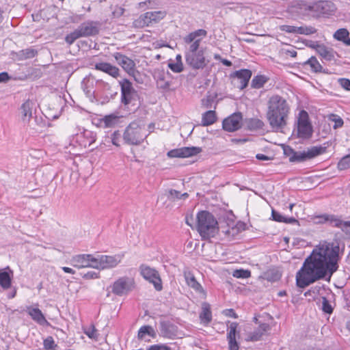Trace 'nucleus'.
<instances>
[{"label": "nucleus", "instance_id": "obj_1", "mask_svg": "<svg viewBox=\"0 0 350 350\" xmlns=\"http://www.w3.org/2000/svg\"><path fill=\"white\" fill-rule=\"evenodd\" d=\"M340 246L338 242H324L312 250L296 274V284L304 288L314 282L324 279L328 280L338 269Z\"/></svg>", "mask_w": 350, "mask_h": 350}, {"label": "nucleus", "instance_id": "obj_2", "mask_svg": "<svg viewBox=\"0 0 350 350\" xmlns=\"http://www.w3.org/2000/svg\"><path fill=\"white\" fill-rule=\"evenodd\" d=\"M289 113L290 107L284 98L274 95L269 98L267 118L273 131H282L287 124Z\"/></svg>", "mask_w": 350, "mask_h": 350}, {"label": "nucleus", "instance_id": "obj_3", "mask_svg": "<svg viewBox=\"0 0 350 350\" xmlns=\"http://www.w3.org/2000/svg\"><path fill=\"white\" fill-rule=\"evenodd\" d=\"M197 230L203 239H211L219 232L218 222L208 211H202L197 214Z\"/></svg>", "mask_w": 350, "mask_h": 350}, {"label": "nucleus", "instance_id": "obj_4", "mask_svg": "<svg viewBox=\"0 0 350 350\" xmlns=\"http://www.w3.org/2000/svg\"><path fill=\"white\" fill-rule=\"evenodd\" d=\"M148 135L149 133H146L144 122L137 120L131 122L126 127L123 139L126 144L137 146L142 144Z\"/></svg>", "mask_w": 350, "mask_h": 350}, {"label": "nucleus", "instance_id": "obj_5", "mask_svg": "<svg viewBox=\"0 0 350 350\" xmlns=\"http://www.w3.org/2000/svg\"><path fill=\"white\" fill-rule=\"evenodd\" d=\"M294 133L297 137L302 139H310L312 135V126L309 120L308 113L304 110L299 113Z\"/></svg>", "mask_w": 350, "mask_h": 350}, {"label": "nucleus", "instance_id": "obj_6", "mask_svg": "<svg viewBox=\"0 0 350 350\" xmlns=\"http://www.w3.org/2000/svg\"><path fill=\"white\" fill-rule=\"evenodd\" d=\"M318 224H324L328 222L332 226L340 228L345 234L350 237V220L343 221L341 217L330 215L323 214L317 217Z\"/></svg>", "mask_w": 350, "mask_h": 350}, {"label": "nucleus", "instance_id": "obj_7", "mask_svg": "<svg viewBox=\"0 0 350 350\" xmlns=\"http://www.w3.org/2000/svg\"><path fill=\"white\" fill-rule=\"evenodd\" d=\"M207 31L205 29H200L189 33L184 38V41L187 44H190L185 54H191L198 52L200 44L202 38L206 37Z\"/></svg>", "mask_w": 350, "mask_h": 350}, {"label": "nucleus", "instance_id": "obj_8", "mask_svg": "<svg viewBox=\"0 0 350 350\" xmlns=\"http://www.w3.org/2000/svg\"><path fill=\"white\" fill-rule=\"evenodd\" d=\"M327 148L325 146H312L308 148L306 151H295V156L293 158L292 163H301L306 160L313 159L319 155H321L326 152Z\"/></svg>", "mask_w": 350, "mask_h": 350}, {"label": "nucleus", "instance_id": "obj_9", "mask_svg": "<svg viewBox=\"0 0 350 350\" xmlns=\"http://www.w3.org/2000/svg\"><path fill=\"white\" fill-rule=\"evenodd\" d=\"M139 270L142 276L146 280L152 283L157 291H160L162 290L161 279L157 270L145 265H142L139 267Z\"/></svg>", "mask_w": 350, "mask_h": 350}, {"label": "nucleus", "instance_id": "obj_10", "mask_svg": "<svg viewBox=\"0 0 350 350\" xmlns=\"http://www.w3.org/2000/svg\"><path fill=\"white\" fill-rule=\"evenodd\" d=\"M95 269H105L115 267L120 262L122 257L120 255L107 256L96 254Z\"/></svg>", "mask_w": 350, "mask_h": 350}, {"label": "nucleus", "instance_id": "obj_11", "mask_svg": "<svg viewBox=\"0 0 350 350\" xmlns=\"http://www.w3.org/2000/svg\"><path fill=\"white\" fill-rule=\"evenodd\" d=\"M134 287L133 280L128 277H122L115 281L112 285V293L122 296L127 294Z\"/></svg>", "mask_w": 350, "mask_h": 350}, {"label": "nucleus", "instance_id": "obj_12", "mask_svg": "<svg viewBox=\"0 0 350 350\" xmlns=\"http://www.w3.org/2000/svg\"><path fill=\"white\" fill-rule=\"evenodd\" d=\"M252 72L249 69H241L236 70L230 75L232 83L237 88L243 90L245 88L251 79Z\"/></svg>", "mask_w": 350, "mask_h": 350}, {"label": "nucleus", "instance_id": "obj_13", "mask_svg": "<svg viewBox=\"0 0 350 350\" xmlns=\"http://www.w3.org/2000/svg\"><path fill=\"white\" fill-rule=\"evenodd\" d=\"M159 333L161 336L169 339H174L181 334L178 327L170 321H160Z\"/></svg>", "mask_w": 350, "mask_h": 350}, {"label": "nucleus", "instance_id": "obj_14", "mask_svg": "<svg viewBox=\"0 0 350 350\" xmlns=\"http://www.w3.org/2000/svg\"><path fill=\"white\" fill-rule=\"evenodd\" d=\"M113 56L125 72L130 76L135 77V75L138 72L135 68V63L133 59L120 53H115Z\"/></svg>", "mask_w": 350, "mask_h": 350}, {"label": "nucleus", "instance_id": "obj_15", "mask_svg": "<svg viewBox=\"0 0 350 350\" xmlns=\"http://www.w3.org/2000/svg\"><path fill=\"white\" fill-rule=\"evenodd\" d=\"M185 61L189 66L196 70L202 69L206 65L203 50H200L197 53L185 54Z\"/></svg>", "mask_w": 350, "mask_h": 350}, {"label": "nucleus", "instance_id": "obj_16", "mask_svg": "<svg viewBox=\"0 0 350 350\" xmlns=\"http://www.w3.org/2000/svg\"><path fill=\"white\" fill-rule=\"evenodd\" d=\"M96 262L95 255L79 254L73 256L71 259V265L77 268L92 267L95 268Z\"/></svg>", "mask_w": 350, "mask_h": 350}, {"label": "nucleus", "instance_id": "obj_17", "mask_svg": "<svg viewBox=\"0 0 350 350\" xmlns=\"http://www.w3.org/2000/svg\"><path fill=\"white\" fill-rule=\"evenodd\" d=\"M336 10V5L332 1H319L313 5V12L324 16L334 15Z\"/></svg>", "mask_w": 350, "mask_h": 350}, {"label": "nucleus", "instance_id": "obj_18", "mask_svg": "<svg viewBox=\"0 0 350 350\" xmlns=\"http://www.w3.org/2000/svg\"><path fill=\"white\" fill-rule=\"evenodd\" d=\"M119 83L121 87V102L124 105H128L133 99L135 90L133 87L132 83L126 79H123Z\"/></svg>", "mask_w": 350, "mask_h": 350}, {"label": "nucleus", "instance_id": "obj_19", "mask_svg": "<svg viewBox=\"0 0 350 350\" xmlns=\"http://www.w3.org/2000/svg\"><path fill=\"white\" fill-rule=\"evenodd\" d=\"M201 150V148L199 147H183L169 151L167 155L172 158H185L196 155Z\"/></svg>", "mask_w": 350, "mask_h": 350}, {"label": "nucleus", "instance_id": "obj_20", "mask_svg": "<svg viewBox=\"0 0 350 350\" xmlns=\"http://www.w3.org/2000/svg\"><path fill=\"white\" fill-rule=\"evenodd\" d=\"M241 113H234L224 120L222 122L223 129L228 132L237 131L241 128Z\"/></svg>", "mask_w": 350, "mask_h": 350}, {"label": "nucleus", "instance_id": "obj_21", "mask_svg": "<svg viewBox=\"0 0 350 350\" xmlns=\"http://www.w3.org/2000/svg\"><path fill=\"white\" fill-rule=\"evenodd\" d=\"M289 11L297 16H306L310 12H313V5H310L303 0H295L291 3Z\"/></svg>", "mask_w": 350, "mask_h": 350}, {"label": "nucleus", "instance_id": "obj_22", "mask_svg": "<svg viewBox=\"0 0 350 350\" xmlns=\"http://www.w3.org/2000/svg\"><path fill=\"white\" fill-rule=\"evenodd\" d=\"M228 323H230L227 333L229 350H239V345L236 340V334L237 333L239 324L237 322L228 321Z\"/></svg>", "mask_w": 350, "mask_h": 350}, {"label": "nucleus", "instance_id": "obj_23", "mask_svg": "<svg viewBox=\"0 0 350 350\" xmlns=\"http://www.w3.org/2000/svg\"><path fill=\"white\" fill-rule=\"evenodd\" d=\"M96 139V135L94 132L85 129L83 132L77 135V139L81 146L86 148L90 146Z\"/></svg>", "mask_w": 350, "mask_h": 350}, {"label": "nucleus", "instance_id": "obj_24", "mask_svg": "<svg viewBox=\"0 0 350 350\" xmlns=\"http://www.w3.org/2000/svg\"><path fill=\"white\" fill-rule=\"evenodd\" d=\"M83 37L95 36L98 33L99 29L98 23L92 21H88L79 26Z\"/></svg>", "mask_w": 350, "mask_h": 350}, {"label": "nucleus", "instance_id": "obj_25", "mask_svg": "<svg viewBox=\"0 0 350 350\" xmlns=\"http://www.w3.org/2000/svg\"><path fill=\"white\" fill-rule=\"evenodd\" d=\"M245 229V224L241 221H237V223L231 226L230 227H225L222 229L221 232L226 236L228 239H234L242 231Z\"/></svg>", "mask_w": 350, "mask_h": 350}, {"label": "nucleus", "instance_id": "obj_26", "mask_svg": "<svg viewBox=\"0 0 350 350\" xmlns=\"http://www.w3.org/2000/svg\"><path fill=\"white\" fill-rule=\"evenodd\" d=\"M95 69L105 72L113 78H117L120 75L119 68L107 62L96 63L95 64Z\"/></svg>", "mask_w": 350, "mask_h": 350}, {"label": "nucleus", "instance_id": "obj_27", "mask_svg": "<svg viewBox=\"0 0 350 350\" xmlns=\"http://www.w3.org/2000/svg\"><path fill=\"white\" fill-rule=\"evenodd\" d=\"M27 312L31 318L39 325H49V323L46 319L42 312L38 308H33L31 306H29L27 308Z\"/></svg>", "mask_w": 350, "mask_h": 350}, {"label": "nucleus", "instance_id": "obj_28", "mask_svg": "<svg viewBox=\"0 0 350 350\" xmlns=\"http://www.w3.org/2000/svg\"><path fill=\"white\" fill-rule=\"evenodd\" d=\"M153 77L156 80L157 85L159 88L165 90L170 89V83L165 80V72L163 69H155Z\"/></svg>", "mask_w": 350, "mask_h": 350}, {"label": "nucleus", "instance_id": "obj_29", "mask_svg": "<svg viewBox=\"0 0 350 350\" xmlns=\"http://www.w3.org/2000/svg\"><path fill=\"white\" fill-rule=\"evenodd\" d=\"M35 103L30 100H27L21 107V118L23 122H29L31 120L33 114V109L34 107Z\"/></svg>", "mask_w": 350, "mask_h": 350}, {"label": "nucleus", "instance_id": "obj_30", "mask_svg": "<svg viewBox=\"0 0 350 350\" xmlns=\"http://www.w3.org/2000/svg\"><path fill=\"white\" fill-rule=\"evenodd\" d=\"M13 278V271L9 267L0 271V286L3 289H8L11 286Z\"/></svg>", "mask_w": 350, "mask_h": 350}, {"label": "nucleus", "instance_id": "obj_31", "mask_svg": "<svg viewBox=\"0 0 350 350\" xmlns=\"http://www.w3.org/2000/svg\"><path fill=\"white\" fill-rule=\"evenodd\" d=\"M166 16L165 11L148 12L143 16V21L145 24L148 25L152 22H158Z\"/></svg>", "mask_w": 350, "mask_h": 350}, {"label": "nucleus", "instance_id": "obj_32", "mask_svg": "<svg viewBox=\"0 0 350 350\" xmlns=\"http://www.w3.org/2000/svg\"><path fill=\"white\" fill-rule=\"evenodd\" d=\"M316 51L326 61H332L335 59L336 53L332 49L327 47L323 44L317 45Z\"/></svg>", "mask_w": 350, "mask_h": 350}, {"label": "nucleus", "instance_id": "obj_33", "mask_svg": "<svg viewBox=\"0 0 350 350\" xmlns=\"http://www.w3.org/2000/svg\"><path fill=\"white\" fill-rule=\"evenodd\" d=\"M200 319L202 323L209 324L212 321V312L209 304L204 302L202 305V311L200 313Z\"/></svg>", "mask_w": 350, "mask_h": 350}, {"label": "nucleus", "instance_id": "obj_34", "mask_svg": "<svg viewBox=\"0 0 350 350\" xmlns=\"http://www.w3.org/2000/svg\"><path fill=\"white\" fill-rule=\"evenodd\" d=\"M272 219L277 222H282L285 224H299V221L294 217H287L282 215L280 213L272 209Z\"/></svg>", "mask_w": 350, "mask_h": 350}, {"label": "nucleus", "instance_id": "obj_35", "mask_svg": "<svg viewBox=\"0 0 350 350\" xmlns=\"http://www.w3.org/2000/svg\"><path fill=\"white\" fill-rule=\"evenodd\" d=\"M306 68H309L310 70L314 73L323 72V67L315 57H311L305 63Z\"/></svg>", "mask_w": 350, "mask_h": 350}, {"label": "nucleus", "instance_id": "obj_36", "mask_svg": "<svg viewBox=\"0 0 350 350\" xmlns=\"http://www.w3.org/2000/svg\"><path fill=\"white\" fill-rule=\"evenodd\" d=\"M185 280L188 286L193 288L196 292L202 293L204 291L202 286L192 273L185 274Z\"/></svg>", "mask_w": 350, "mask_h": 350}, {"label": "nucleus", "instance_id": "obj_37", "mask_svg": "<svg viewBox=\"0 0 350 350\" xmlns=\"http://www.w3.org/2000/svg\"><path fill=\"white\" fill-rule=\"evenodd\" d=\"M217 120V116L215 111H207L202 114V126H209L214 124Z\"/></svg>", "mask_w": 350, "mask_h": 350}, {"label": "nucleus", "instance_id": "obj_38", "mask_svg": "<svg viewBox=\"0 0 350 350\" xmlns=\"http://www.w3.org/2000/svg\"><path fill=\"white\" fill-rule=\"evenodd\" d=\"M154 338L156 335L154 329L150 325H144L138 331L137 336L139 339H146V336Z\"/></svg>", "mask_w": 350, "mask_h": 350}, {"label": "nucleus", "instance_id": "obj_39", "mask_svg": "<svg viewBox=\"0 0 350 350\" xmlns=\"http://www.w3.org/2000/svg\"><path fill=\"white\" fill-rule=\"evenodd\" d=\"M118 121V117L113 114L105 116L100 120V124L103 125L105 128H110L113 126Z\"/></svg>", "mask_w": 350, "mask_h": 350}, {"label": "nucleus", "instance_id": "obj_40", "mask_svg": "<svg viewBox=\"0 0 350 350\" xmlns=\"http://www.w3.org/2000/svg\"><path fill=\"white\" fill-rule=\"evenodd\" d=\"M267 81V78L264 75H257L255 76L251 82V86L255 89H260L265 83Z\"/></svg>", "mask_w": 350, "mask_h": 350}, {"label": "nucleus", "instance_id": "obj_41", "mask_svg": "<svg viewBox=\"0 0 350 350\" xmlns=\"http://www.w3.org/2000/svg\"><path fill=\"white\" fill-rule=\"evenodd\" d=\"M37 54V51L31 48H28L19 51L18 55L21 59H30L33 58Z\"/></svg>", "mask_w": 350, "mask_h": 350}, {"label": "nucleus", "instance_id": "obj_42", "mask_svg": "<svg viewBox=\"0 0 350 350\" xmlns=\"http://www.w3.org/2000/svg\"><path fill=\"white\" fill-rule=\"evenodd\" d=\"M281 276V273L276 270L269 271L265 273L266 279L270 282L278 281L280 279Z\"/></svg>", "mask_w": 350, "mask_h": 350}, {"label": "nucleus", "instance_id": "obj_43", "mask_svg": "<svg viewBox=\"0 0 350 350\" xmlns=\"http://www.w3.org/2000/svg\"><path fill=\"white\" fill-rule=\"evenodd\" d=\"M350 167V154L343 157L338 163L339 170H345Z\"/></svg>", "mask_w": 350, "mask_h": 350}, {"label": "nucleus", "instance_id": "obj_44", "mask_svg": "<svg viewBox=\"0 0 350 350\" xmlns=\"http://www.w3.org/2000/svg\"><path fill=\"white\" fill-rule=\"evenodd\" d=\"M232 275L237 278H248L251 276V271L247 269H235L233 271Z\"/></svg>", "mask_w": 350, "mask_h": 350}, {"label": "nucleus", "instance_id": "obj_45", "mask_svg": "<svg viewBox=\"0 0 350 350\" xmlns=\"http://www.w3.org/2000/svg\"><path fill=\"white\" fill-rule=\"evenodd\" d=\"M329 120L334 122V124L333 126L334 129H337L343 126V120L336 114H331L329 117Z\"/></svg>", "mask_w": 350, "mask_h": 350}, {"label": "nucleus", "instance_id": "obj_46", "mask_svg": "<svg viewBox=\"0 0 350 350\" xmlns=\"http://www.w3.org/2000/svg\"><path fill=\"white\" fill-rule=\"evenodd\" d=\"M349 33L346 29H339L335 32L334 37L336 40L342 42L349 37Z\"/></svg>", "mask_w": 350, "mask_h": 350}, {"label": "nucleus", "instance_id": "obj_47", "mask_svg": "<svg viewBox=\"0 0 350 350\" xmlns=\"http://www.w3.org/2000/svg\"><path fill=\"white\" fill-rule=\"evenodd\" d=\"M298 34L310 35L315 33L317 30L314 27L311 26H301L297 27Z\"/></svg>", "mask_w": 350, "mask_h": 350}, {"label": "nucleus", "instance_id": "obj_48", "mask_svg": "<svg viewBox=\"0 0 350 350\" xmlns=\"http://www.w3.org/2000/svg\"><path fill=\"white\" fill-rule=\"evenodd\" d=\"M322 310L326 314H332L333 308L325 297H322Z\"/></svg>", "mask_w": 350, "mask_h": 350}, {"label": "nucleus", "instance_id": "obj_49", "mask_svg": "<svg viewBox=\"0 0 350 350\" xmlns=\"http://www.w3.org/2000/svg\"><path fill=\"white\" fill-rule=\"evenodd\" d=\"M168 67L174 72L179 73L183 70V62H170Z\"/></svg>", "mask_w": 350, "mask_h": 350}, {"label": "nucleus", "instance_id": "obj_50", "mask_svg": "<svg viewBox=\"0 0 350 350\" xmlns=\"http://www.w3.org/2000/svg\"><path fill=\"white\" fill-rule=\"evenodd\" d=\"M263 334H262V332H260L259 330L256 329L248 335V338L247 340L252 342L258 341L260 340Z\"/></svg>", "mask_w": 350, "mask_h": 350}, {"label": "nucleus", "instance_id": "obj_51", "mask_svg": "<svg viewBox=\"0 0 350 350\" xmlns=\"http://www.w3.org/2000/svg\"><path fill=\"white\" fill-rule=\"evenodd\" d=\"M43 345L44 349L46 350L54 349L55 345L53 337L48 336L46 339H44L43 342Z\"/></svg>", "mask_w": 350, "mask_h": 350}, {"label": "nucleus", "instance_id": "obj_52", "mask_svg": "<svg viewBox=\"0 0 350 350\" xmlns=\"http://www.w3.org/2000/svg\"><path fill=\"white\" fill-rule=\"evenodd\" d=\"M80 274L85 280H92L99 278V272L95 271H90L86 273H81Z\"/></svg>", "mask_w": 350, "mask_h": 350}, {"label": "nucleus", "instance_id": "obj_53", "mask_svg": "<svg viewBox=\"0 0 350 350\" xmlns=\"http://www.w3.org/2000/svg\"><path fill=\"white\" fill-rule=\"evenodd\" d=\"M97 330L94 325H91L88 329H85L84 333L90 338L92 339L97 338Z\"/></svg>", "mask_w": 350, "mask_h": 350}, {"label": "nucleus", "instance_id": "obj_54", "mask_svg": "<svg viewBox=\"0 0 350 350\" xmlns=\"http://www.w3.org/2000/svg\"><path fill=\"white\" fill-rule=\"evenodd\" d=\"M297 27H298L285 25H282L280 27V30L282 31L287 32V33H297L298 34Z\"/></svg>", "mask_w": 350, "mask_h": 350}, {"label": "nucleus", "instance_id": "obj_55", "mask_svg": "<svg viewBox=\"0 0 350 350\" xmlns=\"http://www.w3.org/2000/svg\"><path fill=\"white\" fill-rule=\"evenodd\" d=\"M167 198L170 200H175L176 199H180V192H179L175 189H170L168 191Z\"/></svg>", "mask_w": 350, "mask_h": 350}, {"label": "nucleus", "instance_id": "obj_56", "mask_svg": "<svg viewBox=\"0 0 350 350\" xmlns=\"http://www.w3.org/2000/svg\"><path fill=\"white\" fill-rule=\"evenodd\" d=\"M226 227L231 226L234 225L237 221H235V216L232 213H228L226 218Z\"/></svg>", "mask_w": 350, "mask_h": 350}, {"label": "nucleus", "instance_id": "obj_57", "mask_svg": "<svg viewBox=\"0 0 350 350\" xmlns=\"http://www.w3.org/2000/svg\"><path fill=\"white\" fill-rule=\"evenodd\" d=\"M295 150H294L290 146H286L284 148V154L288 157L289 161L291 162L293 160V158L295 156Z\"/></svg>", "mask_w": 350, "mask_h": 350}, {"label": "nucleus", "instance_id": "obj_58", "mask_svg": "<svg viewBox=\"0 0 350 350\" xmlns=\"http://www.w3.org/2000/svg\"><path fill=\"white\" fill-rule=\"evenodd\" d=\"M222 313L224 315L228 317H232L234 319L238 318L237 314L235 312L234 310L232 308L226 309L223 311Z\"/></svg>", "mask_w": 350, "mask_h": 350}, {"label": "nucleus", "instance_id": "obj_59", "mask_svg": "<svg viewBox=\"0 0 350 350\" xmlns=\"http://www.w3.org/2000/svg\"><path fill=\"white\" fill-rule=\"evenodd\" d=\"M339 84L341 85L342 88L347 90H350V80L347 79H340L338 80Z\"/></svg>", "mask_w": 350, "mask_h": 350}, {"label": "nucleus", "instance_id": "obj_60", "mask_svg": "<svg viewBox=\"0 0 350 350\" xmlns=\"http://www.w3.org/2000/svg\"><path fill=\"white\" fill-rule=\"evenodd\" d=\"M120 134L118 131H114L113 134L111 135V142L113 145L116 146H119V138H120Z\"/></svg>", "mask_w": 350, "mask_h": 350}, {"label": "nucleus", "instance_id": "obj_61", "mask_svg": "<svg viewBox=\"0 0 350 350\" xmlns=\"http://www.w3.org/2000/svg\"><path fill=\"white\" fill-rule=\"evenodd\" d=\"M147 350H171V349L165 345H154L150 346Z\"/></svg>", "mask_w": 350, "mask_h": 350}, {"label": "nucleus", "instance_id": "obj_62", "mask_svg": "<svg viewBox=\"0 0 350 350\" xmlns=\"http://www.w3.org/2000/svg\"><path fill=\"white\" fill-rule=\"evenodd\" d=\"M260 332H262V334L264 335V334L269 330L270 326L268 323H264L259 325L258 327L257 328Z\"/></svg>", "mask_w": 350, "mask_h": 350}, {"label": "nucleus", "instance_id": "obj_63", "mask_svg": "<svg viewBox=\"0 0 350 350\" xmlns=\"http://www.w3.org/2000/svg\"><path fill=\"white\" fill-rule=\"evenodd\" d=\"M70 33L72 35V36L74 38H75L76 40H77L78 38H79L81 37H83L81 33V31L79 27L77 29H76L74 31L71 32Z\"/></svg>", "mask_w": 350, "mask_h": 350}, {"label": "nucleus", "instance_id": "obj_64", "mask_svg": "<svg viewBox=\"0 0 350 350\" xmlns=\"http://www.w3.org/2000/svg\"><path fill=\"white\" fill-rule=\"evenodd\" d=\"M10 77L6 72H3L0 73V83L5 82L9 80Z\"/></svg>", "mask_w": 350, "mask_h": 350}]
</instances>
